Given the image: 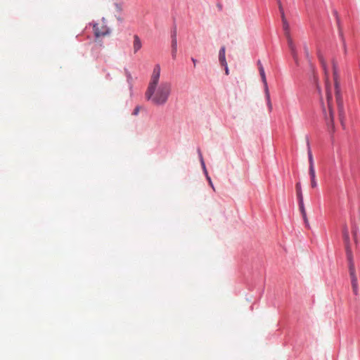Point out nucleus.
Masks as SVG:
<instances>
[{"label": "nucleus", "mask_w": 360, "mask_h": 360, "mask_svg": "<svg viewBox=\"0 0 360 360\" xmlns=\"http://www.w3.org/2000/svg\"><path fill=\"white\" fill-rule=\"evenodd\" d=\"M299 207H300V210L302 213V215L307 214L305 208H304V205L303 200H299Z\"/></svg>", "instance_id": "nucleus-16"}, {"label": "nucleus", "mask_w": 360, "mask_h": 360, "mask_svg": "<svg viewBox=\"0 0 360 360\" xmlns=\"http://www.w3.org/2000/svg\"><path fill=\"white\" fill-rule=\"evenodd\" d=\"M296 191H297V195L299 200H303L302 189H301V184L300 183H297L296 184Z\"/></svg>", "instance_id": "nucleus-14"}, {"label": "nucleus", "mask_w": 360, "mask_h": 360, "mask_svg": "<svg viewBox=\"0 0 360 360\" xmlns=\"http://www.w3.org/2000/svg\"><path fill=\"white\" fill-rule=\"evenodd\" d=\"M360 233V227L356 225H354L352 227V233L354 242L356 244H358L359 240L358 237V233Z\"/></svg>", "instance_id": "nucleus-12"}, {"label": "nucleus", "mask_w": 360, "mask_h": 360, "mask_svg": "<svg viewBox=\"0 0 360 360\" xmlns=\"http://www.w3.org/2000/svg\"><path fill=\"white\" fill-rule=\"evenodd\" d=\"M201 163H202V165L203 169H204L205 172L206 173L207 179L208 181H209L210 185L211 186V187L212 188V189H213L214 191H215V188H214V186H213V184H212V180H211L210 177L207 175V170H206V168H205V163H204V161H203L202 158H201Z\"/></svg>", "instance_id": "nucleus-15"}, {"label": "nucleus", "mask_w": 360, "mask_h": 360, "mask_svg": "<svg viewBox=\"0 0 360 360\" xmlns=\"http://www.w3.org/2000/svg\"><path fill=\"white\" fill-rule=\"evenodd\" d=\"M141 46H142V44H141V39H139V37L137 35H135L134 37V44H133L134 52L136 53L139 50L141 49Z\"/></svg>", "instance_id": "nucleus-11"}, {"label": "nucleus", "mask_w": 360, "mask_h": 360, "mask_svg": "<svg viewBox=\"0 0 360 360\" xmlns=\"http://www.w3.org/2000/svg\"><path fill=\"white\" fill-rule=\"evenodd\" d=\"M217 6L218 7L219 11L221 9V6L219 3L217 4Z\"/></svg>", "instance_id": "nucleus-23"}, {"label": "nucleus", "mask_w": 360, "mask_h": 360, "mask_svg": "<svg viewBox=\"0 0 360 360\" xmlns=\"http://www.w3.org/2000/svg\"><path fill=\"white\" fill-rule=\"evenodd\" d=\"M343 237L345 240V243L346 245L347 254L349 259V276L351 278V284L352 290L354 295H357L359 293V286H358V279L356 275L354 264L352 260V256L351 252V249L349 248V236L348 229L347 227H345L343 231Z\"/></svg>", "instance_id": "nucleus-3"}, {"label": "nucleus", "mask_w": 360, "mask_h": 360, "mask_svg": "<svg viewBox=\"0 0 360 360\" xmlns=\"http://www.w3.org/2000/svg\"><path fill=\"white\" fill-rule=\"evenodd\" d=\"M309 173L311 177V186L316 188L317 186V182L316 180V172L314 168H309Z\"/></svg>", "instance_id": "nucleus-10"}, {"label": "nucleus", "mask_w": 360, "mask_h": 360, "mask_svg": "<svg viewBox=\"0 0 360 360\" xmlns=\"http://www.w3.org/2000/svg\"><path fill=\"white\" fill-rule=\"evenodd\" d=\"M317 56L319 58V60L322 65L323 69L324 70L325 75L326 77L328 76V71L327 69V65L326 62L321 53L320 50L317 51ZM326 102L323 100H321V108L323 114L325 118V120L326 122V124L328 127V128H330L333 131L334 130L335 125H334V110H333V106H334V101L333 98V96L331 94L330 90V84H329L328 81V78H326Z\"/></svg>", "instance_id": "nucleus-2"}, {"label": "nucleus", "mask_w": 360, "mask_h": 360, "mask_svg": "<svg viewBox=\"0 0 360 360\" xmlns=\"http://www.w3.org/2000/svg\"><path fill=\"white\" fill-rule=\"evenodd\" d=\"M226 49L224 46H222L219 53V60L222 66H226V60L225 57Z\"/></svg>", "instance_id": "nucleus-9"}, {"label": "nucleus", "mask_w": 360, "mask_h": 360, "mask_svg": "<svg viewBox=\"0 0 360 360\" xmlns=\"http://www.w3.org/2000/svg\"><path fill=\"white\" fill-rule=\"evenodd\" d=\"M139 112V108L136 107L133 112V115H138Z\"/></svg>", "instance_id": "nucleus-19"}, {"label": "nucleus", "mask_w": 360, "mask_h": 360, "mask_svg": "<svg viewBox=\"0 0 360 360\" xmlns=\"http://www.w3.org/2000/svg\"><path fill=\"white\" fill-rule=\"evenodd\" d=\"M94 32L96 37H105L110 34V29L103 18L101 21L95 23L93 25Z\"/></svg>", "instance_id": "nucleus-7"}, {"label": "nucleus", "mask_w": 360, "mask_h": 360, "mask_svg": "<svg viewBox=\"0 0 360 360\" xmlns=\"http://www.w3.org/2000/svg\"><path fill=\"white\" fill-rule=\"evenodd\" d=\"M278 7H279V11H280V13L281 15V18H282L283 29L284 30V34L288 41V47L290 50L291 54H292L295 61L297 63V61H298L297 52L296 50L295 44H294L293 40L290 36V25L286 20V18L285 16L284 10H283V6L281 3L279 4Z\"/></svg>", "instance_id": "nucleus-5"}, {"label": "nucleus", "mask_w": 360, "mask_h": 360, "mask_svg": "<svg viewBox=\"0 0 360 360\" xmlns=\"http://www.w3.org/2000/svg\"><path fill=\"white\" fill-rule=\"evenodd\" d=\"M191 60H192V61H193V63L194 64V66H195L197 60L195 58H192Z\"/></svg>", "instance_id": "nucleus-22"}, {"label": "nucleus", "mask_w": 360, "mask_h": 360, "mask_svg": "<svg viewBox=\"0 0 360 360\" xmlns=\"http://www.w3.org/2000/svg\"><path fill=\"white\" fill-rule=\"evenodd\" d=\"M307 146H308L307 153H308L309 165V168H314L313 155H312L311 148L309 147V141H307Z\"/></svg>", "instance_id": "nucleus-13"}, {"label": "nucleus", "mask_w": 360, "mask_h": 360, "mask_svg": "<svg viewBox=\"0 0 360 360\" xmlns=\"http://www.w3.org/2000/svg\"><path fill=\"white\" fill-rule=\"evenodd\" d=\"M176 30H174L173 32V34H172V58L174 59L176 58V52H177V40H176Z\"/></svg>", "instance_id": "nucleus-8"}, {"label": "nucleus", "mask_w": 360, "mask_h": 360, "mask_svg": "<svg viewBox=\"0 0 360 360\" xmlns=\"http://www.w3.org/2000/svg\"><path fill=\"white\" fill-rule=\"evenodd\" d=\"M332 64H333V70H338V64L335 60H333Z\"/></svg>", "instance_id": "nucleus-18"}, {"label": "nucleus", "mask_w": 360, "mask_h": 360, "mask_svg": "<svg viewBox=\"0 0 360 360\" xmlns=\"http://www.w3.org/2000/svg\"><path fill=\"white\" fill-rule=\"evenodd\" d=\"M257 66H258L259 75L262 78V81L264 84V93H265V96H266V101H267V105L269 106V110H271L272 109V105H271V99H270V94H269V88H268L266 77V75H265V72H264V68L259 60L257 61Z\"/></svg>", "instance_id": "nucleus-6"}, {"label": "nucleus", "mask_w": 360, "mask_h": 360, "mask_svg": "<svg viewBox=\"0 0 360 360\" xmlns=\"http://www.w3.org/2000/svg\"><path fill=\"white\" fill-rule=\"evenodd\" d=\"M338 70H333V79H334V86H335V103L338 110L339 118L341 122V124L344 127V120H345V110L343 105V100L341 95L340 82H339V75L338 72Z\"/></svg>", "instance_id": "nucleus-4"}, {"label": "nucleus", "mask_w": 360, "mask_h": 360, "mask_svg": "<svg viewBox=\"0 0 360 360\" xmlns=\"http://www.w3.org/2000/svg\"><path fill=\"white\" fill-rule=\"evenodd\" d=\"M225 68V73L226 75H228L229 74V68H228V65H226V66H224Z\"/></svg>", "instance_id": "nucleus-20"}, {"label": "nucleus", "mask_w": 360, "mask_h": 360, "mask_svg": "<svg viewBox=\"0 0 360 360\" xmlns=\"http://www.w3.org/2000/svg\"><path fill=\"white\" fill-rule=\"evenodd\" d=\"M160 65H156L145 93L146 98L155 105H165L172 92L171 82L167 80L160 81Z\"/></svg>", "instance_id": "nucleus-1"}, {"label": "nucleus", "mask_w": 360, "mask_h": 360, "mask_svg": "<svg viewBox=\"0 0 360 360\" xmlns=\"http://www.w3.org/2000/svg\"><path fill=\"white\" fill-rule=\"evenodd\" d=\"M302 218H303V219L304 221V223H305L306 226H309V221H308L307 214L302 215Z\"/></svg>", "instance_id": "nucleus-17"}, {"label": "nucleus", "mask_w": 360, "mask_h": 360, "mask_svg": "<svg viewBox=\"0 0 360 360\" xmlns=\"http://www.w3.org/2000/svg\"><path fill=\"white\" fill-rule=\"evenodd\" d=\"M304 51H305V53L307 54V56L309 54V51H308V48L307 46H304Z\"/></svg>", "instance_id": "nucleus-21"}]
</instances>
